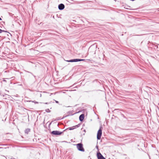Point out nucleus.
<instances>
[{
  "instance_id": "nucleus-1",
  "label": "nucleus",
  "mask_w": 159,
  "mask_h": 159,
  "mask_svg": "<svg viewBox=\"0 0 159 159\" xmlns=\"http://www.w3.org/2000/svg\"><path fill=\"white\" fill-rule=\"evenodd\" d=\"M77 148L79 151L82 152H84V149L83 147V145L81 143H79L76 144Z\"/></svg>"
},
{
  "instance_id": "nucleus-2",
  "label": "nucleus",
  "mask_w": 159,
  "mask_h": 159,
  "mask_svg": "<svg viewBox=\"0 0 159 159\" xmlns=\"http://www.w3.org/2000/svg\"><path fill=\"white\" fill-rule=\"evenodd\" d=\"M102 134V130L100 128L98 130L97 135V138L98 139H100Z\"/></svg>"
},
{
  "instance_id": "nucleus-3",
  "label": "nucleus",
  "mask_w": 159,
  "mask_h": 159,
  "mask_svg": "<svg viewBox=\"0 0 159 159\" xmlns=\"http://www.w3.org/2000/svg\"><path fill=\"white\" fill-rule=\"evenodd\" d=\"M84 59H71L70 60H67V61L68 62H77L81 61H84Z\"/></svg>"
},
{
  "instance_id": "nucleus-4",
  "label": "nucleus",
  "mask_w": 159,
  "mask_h": 159,
  "mask_svg": "<svg viewBox=\"0 0 159 159\" xmlns=\"http://www.w3.org/2000/svg\"><path fill=\"white\" fill-rule=\"evenodd\" d=\"M62 133L63 132H60L58 131H53L51 132L52 134L55 135H61Z\"/></svg>"
},
{
  "instance_id": "nucleus-5",
  "label": "nucleus",
  "mask_w": 159,
  "mask_h": 159,
  "mask_svg": "<svg viewBox=\"0 0 159 159\" xmlns=\"http://www.w3.org/2000/svg\"><path fill=\"white\" fill-rule=\"evenodd\" d=\"M97 157L98 159H106L100 152L97 153Z\"/></svg>"
},
{
  "instance_id": "nucleus-6",
  "label": "nucleus",
  "mask_w": 159,
  "mask_h": 159,
  "mask_svg": "<svg viewBox=\"0 0 159 159\" xmlns=\"http://www.w3.org/2000/svg\"><path fill=\"white\" fill-rule=\"evenodd\" d=\"M58 7L60 10H62L64 8L65 6L63 4L61 3L59 5Z\"/></svg>"
},
{
  "instance_id": "nucleus-7",
  "label": "nucleus",
  "mask_w": 159,
  "mask_h": 159,
  "mask_svg": "<svg viewBox=\"0 0 159 159\" xmlns=\"http://www.w3.org/2000/svg\"><path fill=\"white\" fill-rule=\"evenodd\" d=\"M84 118V114H82L80 116L79 120L80 121H82L83 120Z\"/></svg>"
},
{
  "instance_id": "nucleus-8",
  "label": "nucleus",
  "mask_w": 159,
  "mask_h": 159,
  "mask_svg": "<svg viewBox=\"0 0 159 159\" xmlns=\"http://www.w3.org/2000/svg\"><path fill=\"white\" fill-rule=\"evenodd\" d=\"M30 129L29 128H27L25 129V133L26 134H28V133L30 131Z\"/></svg>"
},
{
  "instance_id": "nucleus-9",
  "label": "nucleus",
  "mask_w": 159,
  "mask_h": 159,
  "mask_svg": "<svg viewBox=\"0 0 159 159\" xmlns=\"http://www.w3.org/2000/svg\"><path fill=\"white\" fill-rule=\"evenodd\" d=\"M67 1H68V2H69L71 3H73V2H75V1L73 0H67Z\"/></svg>"
},
{
  "instance_id": "nucleus-10",
  "label": "nucleus",
  "mask_w": 159,
  "mask_h": 159,
  "mask_svg": "<svg viewBox=\"0 0 159 159\" xmlns=\"http://www.w3.org/2000/svg\"><path fill=\"white\" fill-rule=\"evenodd\" d=\"M75 127H73V128H72V127H70V128H69L68 129H69V130H73L75 129Z\"/></svg>"
},
{
  "instance_id": "nucleus-11",
  "label": "nucleus",
  "mask_w": 159,
  "mask_h": 159,
  "mask_svg": "<svg viewBox=\"0 0 159 159\" xmlns=\"http://www.w3.org/2000/svg\"><path fill=\"white\" fill-rule=\"evenodd\" d=\"M30 102H34L35 104H37L38 103V102H35L34 101H30Z\"/></svg>"
},
{
  "instance_id": "nucleus-12",
  "label": "nucleus",
  "mask_w": 159,
  "mask_h": 159,
  "mask_svg": "<svg viewBox=\"0 0 159 159\" xmlns=\"http://www.w3.org/2000/svg\"><path fill=\"white\" fill-rule=\"evenodd\" d=\"M46 111L47 112H50V111L48 109H47L46 110Z\"/></svg>"
},
{
  "instance_id": "nucleus-13",
  "label": "nucleus",
  "mask_w": 159,
  "mask_h": 159,
  "mask_svg": "<svg viewBox=\"0 0 159 159\" xmlns=\"http://www.w3.org/2000/svg\"><path fill=\"white\" fill-rule=\"evenodd\" d=\"M5 32V31L4 30H2L1 29H0V33H1L2 32Z\"/></svg>"
},
{
  "instance_id": "nucleus-14",
  "label": "nucleus",
  "mask_w": 159,
  "mask_h": 159,
  "mask_svg": "<svg viewBox=\"0 0 159 159\" xmlns=\"http://www.w3.org/2000/svg\"><path fill=\"white\" fill-rule=\"evenodd\" d=\"M79 127V125H77L75 126H73L72 127H75L76 128V127Z\"/></svg>"
},
{
  "instance_id": "nucleus-15",
  "label": "nucleus",
  "mask_w": 159,
  "mask_h": 159,
  "mask_svg": "<svg viewBox=\"0 0 159 159\" xmlns=\"http://www.w3.org/2000/svg\"><path fill=\"white\" fill-rule=\"evenodd\" d=\"M96 148L97 149H98V146H96Z\"/></svg>"
},
{
  "instance_id": "nucleus-16",
  "label": "nucleus",
  "mask_w": 159,
  "mask_h": 159,
  "mask_svg": "<svg viewBox=\"0 0 159 159\" xmlns=\"http://www.w3.org/2000/svg\"><path fill=\"white\" fill-rule=\"evenodd\" d=\"M56 103H58L59 102H58V101H56Z\"/></svg>"
},
{
  "instance_id": "nucleus-17",
  "label": "nucleus",
  "mask_w": 159,
  "mask_h": 159,
  "mask_svg": "<svg viewBox=\"0 0 159 159\" xmlns=\"http://www.w3.org/2000/svg\"><path fill=\"white\" fill-rule=\"evenodd\" d=\"M91 49V47H90V48H89V50H90Z\"/></svg>"
},
{
  "instance_id": "nucleus-18",
  "label": "nucleus",
  "mask_w": 159,
  "mask_h": 159,
  "mask_svg": "<svg viewBox=\"0 0 159 159\" xmlns=\"http://www.w3.org/2000/svg\"><path fill=\"white\" fill-rule=\"evenodd\" d=\"M2 20V19L0 17V20Z\"/></svg>"
},
{
  "instance_id": "nucleus-19",
  "label": "nucleus",
  "mask_w": 159,
  "mask_h": 159,
  "mask_svg": "<svg viewBox=\"0 0 159 159\" xmlns=\"http://www.w3.org/2000/svg\"><path fill=\"white\" fill-rule=\"evenodd\" d=\"M45 104H48V103H47V102L45 103Z\"/></svg>"
}]
</instances>
